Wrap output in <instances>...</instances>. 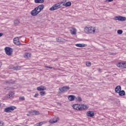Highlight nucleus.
Listing matches in <instances>:
<instances>
[{
	"mask_svg": "<svg viewBox=\"0 0 126 126\" xmlns=\"http://www.w3.org/2000/svg\"><path fill=\"white\" fill-rule=\"evenodd\" d=\"M43 9H44V5H39L32 10L31 12V14L32 15V16H36V15H38V14L40 13V12H41Z\"/></svg>",
	"mask_w": 126,
	"mask_h": 126,
	"instance_id": "f257e3e1",
	"label": "nucleus"
},
{
	"mask_svg": "<svg viewBox=\"0 0 126 126\" xmlns=\"http://www.w3.org/2000/svg\"><path fill=\"white\" fill-rule=\"evenodd\" d=\"M84 32L86 34H95L96 28L93 27H86L84 28Z\"/></svg>",
	"mask_w": 126,
	"mask_h": 126,
	"instance_id": "f03ea898",
	"label": "nucleus"
},
{
	"mask_svg": "<svg viewBox=\"0 0 126 126\" xmlns=\"http://www.w3.org/2000/svg\"><path fill=\"white\" fill-rule=\"evenodd\" d=\"M63 1H62L58 3L54 4L51 7L49 8L50 11H54V10H57L62 7L61 4H63Z\"/></svg>",
	"mask_w": 126,
	"mask_h": 126,
	"instance_id": "7ed1b4c3",
	"label": "nucleus"
},
{
	"mask_svg": "<svg viewBox=\"0 0 126 126\" xmlns=\"http://www.w3.org/2000/svg\"><path fill=\"white\" fill-rule=\"evenodd\" d=\"M16 109V107L13 106H10L7 107L4 110V112L6 113H10V112H13Z\"/></svg>",
	"mask_w": 126,
	"mask_h": 126,
	"instance_id": "20e7f679",
	"label": "nucleus"
},
{
	"mask_svg": "<svg viewBox=\"0 0 126 126\" xmlns=\"http://www.w3.org/2000/svg\"><path fill=\"white\" fill-rule=\"evenodd\" d=\"M4 50L6 53V54L7 55V56H11V55H12V52L13 50L11 48L6 47L4 48Z\"/></svg>",
	"mask_w": 126,
	"mask_h": 126,
	"instance_id": "39448f33",
	"label": "nucleus"
},
{
	"mask_svg": "<svg viewBox=\"0 0 126 126\" xmlns=\"http://www.w3.org/2000/svg\"><path fill=\"white\" fill-rule=\"evenodd\" d=\"M72 108L74 110L77 111H81V104H74L72 105Z\"/></svg>",
	"mask_w": 126,
	"mask_h": 126,
	"instance_id": "423d86ee",
	"label": "nucleus"
},
{
	"mask_svg": "<svg viewBox=\"0 0 126 126\" xmlns=\"http://www.w3.org/2000/svg\"><path fill=\"white\" fill-rule=\"evenodd\" d=\"M115 20H118L119 21H126V18L125 17L116 16L114 18Z\"/></svg>",
	"mask_w": 126,
	"mask_h": 126,
	"instance_id": "0eeeda50",
	"label": "nucleus"
},
{
	"mask_svg": "<svg viewBox=\"0 0 126 126\" xmlns=\"http://www.w3.org/2000/svg\"><path fill=\"white\" fill-rule=\"evenodd\" d=\"M29 114L31 116H39L40 112L38 111L33 110L30 111Z\"/></svg>",
	"mask_w": 126,
	"mask_h": 126,
	"instance_id": "6e6552de",
	"label": "nucleus"
},
{
	"mask_svg": "<svg viewBox=\"0 0 126 126\" xmlns=\"http://www.w3.org/2000/svg\"><path fill=\"white\" fill-rule=\"evenodd\" d=\"M13 43L17 46H19V45H21L20 41H19V38L18 37H15L13 39Z\"/></svg>",
	"mask_w": 126,
	"mask_h": 126,
	"instance_id": "1a4fd4ad",
	"label": "nucleus"
},
{
	"mask_svg": "<svg viewBox=\"0 0 126 126\" xmlns=\"http://www.w3.org/2000/svg\"><path fill=\"white\" fill-rule=\"evenodd\" d=\"M88 108H89V106L86 104H81V111H85V110H87Z\"/></svg>",
	"mask_w": 126,
	"mask_h": 126,
	"instance_id": "9d476101",
	"label": "nucleus"
},
{
	"mask_svg": "<svg viewBox=\"0 0 126 126\" xmlns=\"http://www.w3.org/2000/svg\"><path fill=\"white\" fill-rule=\"evenodd\" d=\"M59 90L60 91H61V92H63V93L67 91L68 90H69V87H67V86L63 87L61 89L60 88Z\"/></svg>",
	"mask_w": 126,
	"mask_h": 126,
	"instance_id": "9b49d317",
	"label": "nucleus"
},
{
	"mask_svg": "<svg viewBox=\"0 0 126 126\" xmlns=\"http://www.w3.org/2000/svg\"><path fill=\"white\" fill-rule=\"evenodd\" d=\"M86 115L87 117H94V116H95L94 111H87Z\"/></svg>",
	"mask_w": 126,
	"mask_h": 126,
	"instance_id": "f8f14e48",
	"label": "nucleus"
},
{
	"mask_svg": "<svg viewBox=\"0 0 126 126\" xmlns=\"http://www.w3.org/2000/svg\"><path fill=\"white\" fill-rule=\"evenodd\" d=\"M56 41L58 43H64V42H66V40L62 37H58L56 38Z\"/></svg>",
	"mask_w": 126,
	"mask_h": 126,
	"instance_id": "ddd939ff",
	"label": "nucleus"
},
{
	"mask_svg": "<svg viewBox=\"0 0 126 126\" xmlns=\"http://www.w3.org/2000/svg\"><path fill=\"white\" fill-rule=\"evenodd\" d=\"M70 32L72 35H76V29L73 27H71V30H70Z\"/></svg>",
	"mask_w": 126,
	"mask_h": 126,
	"instance_id": "4468645a",
	"label": "nucleus"
},
{
	"mask_svg": "<svg viewBox=\"0 0 126 126\" xmlns=\"http://www.w3.org/2000/svg\"><path fill=\"white\" fill-rule=\"evenodd\" d=\"M76 47H78L79 48H84V47H87V44L84 43H77L75 44Z\"/></svg>",
	"mask_w": 126,
	"mask_h": 126,
	"instance_id": "2eb2a0df",
	"label": "nucleus"
},
{
	"mask_svg": "<svg viewBox=\"0 0 126 126\" xmlns=\"http://www.w3.org/2000/svg\"><path fill=\"white\" fill-rule=\"evenodd\" d=\"M36 89L37 91H44L45 90H46L47 88L45 87V86H41L38 87L36 88Z\"/></svg>",
	"mask_w": 126,
	"mask_h": 126,
	"instance_id": "dca6fc26",
	"label": "nucleus"
},
{
	"mask_svg": "<svg viewBox=\"0 0 126 126\" xmlns=\"http://www.w3.org/2000/svg\"><path fill=\"white\" fill-rule=\"evenodd\" d=\"M59 121V118L55 117V118L51 119L49 121V123L50 124H55V123H57Z\"/></svg>",
	"mask_w": 126,
	"mask_h": 126,
	"instance_id": "f3484780",
	"label": "nucleus"
},
{
	"mask_svg": "<svg viewBox=\"0 0 126 126\" xmlns=\"http://www.w3.org/2000/svg\"><path fill=\"white\" fill-rule=\"evenodd\" d=\"M117 66L120 68H124V61L117 63Z\"/></svg>",
	"mask_w": 126,
	"mask_h": 126,
	"instance_id": "a211bd4d",
	"label": "nucleus"
},
{
	"mask_svg": "<svg viewBox=\"0 0 126 126\" xmlns=\"http://www.w3.org/2000/svg\"><path fill=\"white\" fill-rule=\"evenodd\" d=\"M67 98L69 101H74L75 100V96L73 95H68Z\"/></svg>",
	"mask_w": 126,
	"mask_h": 126,
	"instance_id": "6ab92c4d",
	"label": "nucleus"
},
{
	"mask_svg": "<svg viewBox=\"0 0 126 126\" xmlns=\"http://www.w3.org/2000/svg\"><path fill=\"white\" fill-rule=\"evenodd\" d=\"M63 6H65V7H68V6H70L71 5V1H67L66 3H63Z\"/></svg>",
	"mask_w": 126,
	"mask_h": 126,
	"instance_id": "aec40b11",
	"label": "nucleus"
},
{
	"mask_svg": "<svg viewBox=\"0 0 126 126\" xmlns=\"http://www.w3.org/2000/svg\"><path fill=\"white\" fill-rule=\"evenodd\" d=\"M121 91H122V87L121 86H117L115 88V92L116 93H119Z\"/></svg>",
	"mask_w": 126,
	"mask_h": 126,
	"instance_id": "412c9836",
	"label": "nucleus"
},
{
	"mask_svg": "<svg viewBox=\"0 0 126 126\" xmlns=\"http://www.w3.org/2000/svg\"><path fill=\"white\" fill-rule=\"evenodd\" d=\"M31 57V53H26L24 55V58L25 59H29V58Z\"/></svg>",
	"mask_w": 126,
	"mask_h": 126,
	"instance_id": "4be33fe9",
	"label": "nucleus"
},
{
	"mask_svg": "<svg viewBox=\"0 0 126 126\" xmlns=\"http://www.w3.org/2000/svg\"><path fill=\"white\" fill-rule=\"evenodd\" d=\"M118 94L120 96H125L126 95V92H125L124 90H122L119 92Z\"/></svg>",
	"mask_w": 126,
	"mask_h": 126,
	"instance_id": "5701e85b",
	"label": "nucleus"
},
{
	"mask_svg": "<svg viewBox=\"0 0 126 126\" xmlns=\"http://www.w3.org/2000/svg\"><path fill=\"white\" fill-rule=\"evenodd\" d=\"M75 100L77 102H82V98L80 96L75 97Z\"/></svg>",
	"mask_w": 126,
	"mask_h": 126,
	"instance_id": "b1692460",
	"label": "nucleus"
},
{
	"mask_svg": "<svg viewBox=\"0 0 126 126\" xmlns=\"http://www.w3.org/2000/svg\"><path fill=\"white\" fill-rule=\"evenodd\" d=\"M35 3H43L44 0H34Z\"/></svg>",
	"mask_w": 126,
	"mask_h": 126,
	"instance_id": "393cba45",
	"label": "nucleus"
},
{
	"mask_svg": "<svg viewBox=\"0 0 126 126\" xmlns=\"http://www.w3.org/2000/svg\"><path fill=\"white\" fill-rule=\"evenodd\" d=\"M44 124V122H41L40 123L36 124L34 126H41L42 125Z\"/></svg>",
	"mask_w": 126,
	"mask_h": 126,
	"instance_id": "a878e982",
	"label": "nucleus"
},
{
	"mask_svg": "<svg viewBox=\"0 0 126 126\" xmlns=\"http://www.w3.org/2000/svg\"><path fill=\"white\" fill-rule=\"evenodd\" d=\"M86 65L88 67L91 66V62L88 61L86 62Z\"/></svg>",
	"mask_w": 126,
	"mask_h": 126,
	"instance_id": "bb28decb",
	"label": "nucleus"
},
{
	"mask_svg": "<svg viewBox=\"0 0 126 126\" xmlns=\"http://www.w3.org/2000/svg\"><path fill=\"white\" fill-rule=\"evenodd\" d=\"M39 94H40L41 96H44V95H46V92L41 91L39 92Z\"/></svg>",
	"mask_w": 126,
	"mask_h": 126,
	"instance_id": "cd10ccee",
	"label": "nucleus"
},
{
	"mask_svg": "<svg viewBox=\"0 0 126 126\" xmlns=\"http://www.w3.org/2000/svg\"><path fill=\"white\" fill-rule=\"evenodd\" d=\"M15 70H19L21 69V67L20 66H17L14 68Z\"/></svg>",
	"mask_w": 126,
	"mask_h": 126,
	"instance_id": "c85d7f7f",
	"label": "nucleus"
},
{
	"mask_svg": "<svg viewBox=\"0 0 126 126\" xmlns=\"http://www.w3.org/2000/svg\"><path fill=\"white\" fill-rule=\"evenodd\" d=\"M19 20H15L14 21V23L15 24V25H16L17 24H19Z\"/></svg>",
	"mask_w": 126,
	"mask_h": 126,
	"instance_id": "c756f323",
	"label": "nucleus"
},
{
	"mask_svg": "<svg viewBox=\"0 0 126 126\" xmlns=\"http://www.w3.org/2000/svg\"><path fill=\"white\" fill-rule=\"evenodd\" d=\"M117 33H118V34H123V30H119L117 31Z\"/></svg>",
	"mask_w": 126,
	"mask_h": 126,
	"instance_id": "7c9ffc66",
	"label": "nucleus"
},
{
	"mask_svg": "<svg viewBox=\"0 0 126 126\" xmlns=\"http://www.w3.org/2000/svg\"><path fill=\"white\" fill-rule=\"evenodd\" d=\"M19 100H21L22 101H24L25 100V97H24V96H20L19 97Z\"/></svg>",
	"mask_w": 126,
	"mask_h": 126,
	"instance_id": "2f4dec72",
	"label": "nucleus"
},
{
	"mask_svg": "<svg viewBox=\"0 0 126 126\" xmlns=\"http://www.w3.org/2000/svg\"><path fill=\"white\" fill-rule=\"evenodd\" d=\"M123 68H126V61H123Z\"/></svg>",
	"mask_w": 126,
	"mask_h": 126,
	"instance_id": "473e14b6",
	"label": "nucleus"
},
{
	"mask_svg": "<svg viewBox=\"0 0 126 126\" xmlns=\"http://www.w3.org/2000/svg\"><path fill=\"white\" fill-rule=\"evenodd\" d=\"M4 126V123L3 122L0 120V126Z\"/></svg>",
	"mask_w": 126,
	"mask_h": 126,
	"instance_id": "72a5a7b5",
	"label": "nucleus"
},
{
	"mask_svg": "<svg viewBox=\"0 0 126 126\" xmlns=\"http://www.w3.org/2000/svg\"><path fill=\"white\" fill-rule=\"evenodd\" d=\"M45 68H50V69H52V68H53V67L48 66H45Z\"/></svg>",
	"mask_w": 126,
	"mask_h": 126,
	"instance_id": "f704fd0d",
	"label": "nucleus"
},
{
	"mask_svg": "<svg viewBox=\"0 0 126 126\" xmlns=\"http://www.w3.org/2000/svg\"><path fill=\"white\" fill-rule=\"evenodd\" d=\"M114 0H105L106 2H111L113 1Z\"/></svg>",
	"mask_w": 126,
	"mask_h": 126,
	"instance_id": "c9c22d12",
	"label": "nucleus"
},
{
	"mask_svg": "<svg viewBox=\"0 0 126 126\" xmlns=\"http://www.w3.org/2000/svg\"><path fill=\"white\" fill-rule=\"evenodd\" d=\"M39 96V94H34V97H35V98H37V97H38Z\"/></svg>",
	"mask_w": 126,
	"mask_h": 126,
	"instance_id": "e433bc0d",
	"label": "nucleus"
},
{
	"mask_svg": "<svg viewBox=\"0 0 126 126\" xmlns=\"http://www.w3.org/2000/svg\"><path fill=\"white\" fill-rule=\"evenodd\" d=\"M2 35H3V33H0V37H1V36H2Z\"/></svg>",
	"mask_w": 126,
	"mask_h": 126,
	"instance_id": "4c0bfd02",
	"label": "nucleus"
},
{
	"mask_svg": "<svg viewBox=\"0 0 126 126\" xmlns=\"http://www.w3.org/2000/svg\"><path fill=\"white\" fill-rule=\"evenodd\" d=\"M98 71H101L102 69L101 68L98 69Z\"/></svg>",
	"mask_w": 126,
	"mask_h": 126,
	"instance_id": "58836bf2",
	"label": "nucleus"
},
{
	"mask_svg": "<svg viewBox=\"0 0 126 126\" xmlns=\"http://www.w3.org/2000/svg\"><path fill=\"white\" fill-rule=\"evenodd\" d=\"M27 116H29V114H27Z\"/></svg>",
	"mask_w": 126,
	"mask_h": 126,
	"instance_id": "ea45409f",
	"label": "nucleus"
}]
</instances>
